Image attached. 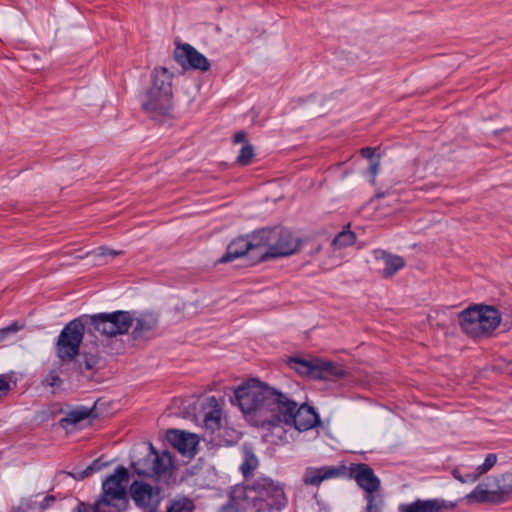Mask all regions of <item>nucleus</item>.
Wrapping results in <instances>:
<instances>
[{
	"instance_id": "obj_21",
	"label": "nucleus",
	"mask_w": 512,
	"mask_h": 512,
	"mask_svg": "<svg viewBox=\"0 0 512 512\" xmlns=\"http://www.w3.org/2000/svg\"><path fill=\"white\" fill-rule=\"evenodd\" d=\"M374 257L378 264L383 267L382 275L385 278L393 276L405 265L404 259L401 256L390 254L383 250H375Z\"/></svg>"
},
{
	"instance_id": "obj_20",
	"label": "nucleus",
	"mask_w": 512,
	"mask_h": 512,
	"mask_svg": "<svg viewBox=\"0 0 512 512\" xmlns=\"http://www.w3.org/2000/svg\"><path fill=\"white\" fill-rule=\"evenodd\" d=\"M351 475L357 484L367 494H377L380 486V480L374 471L366 464H356L351 468Z\"/></svg>"
},
{
	"instance_id": "obj_8",
	"label": "nucleus",
	"mask_w": 512,
	"mask_h": 512,
	"mask_svg": "<svg viewBox=\"0 0 512 512\" xmlns=\"http://www.w3.org/2000/svg\"><path fill=\"white\" fill-rule=\"evenodd\" d=\"M512 495V473L487 477L479 483L467 496L470 502L502 503Z\"/></svg>"
},
{
	"instance_id": "obj_34",
	"label": "nucleus",
	"mask_w": 512,
	"mask_h": 512,
	"mask_svg": "<svg viewBox=\"0 0 512 512\" xmlns=\"http://www.w3.org/2000/svg\"><path fill=\"white\" fill-rule=\"evenodd\" d=\"M56 501V497L53 495H45L41 499H38V496L34 500V505L39 508V510H45L49 508Z\"/></svg>"
},
{
	"instance_id": "obj_5",
	"label": "nucleus",
	"mask_w": 512,
	"mask_h": 512,
	"mask_svg": "<svg viewBox=\"0 0 512 512\" xmlns=\"http://www.w3.org/2000/svg\"><path fill=\"white\" fill-rule=\"evenodd\" d=\"M296 407L297 401L295 399L271 387L258 426L267 430L281 428L284 431V427L289 424V420H292V413Z\"/></svg>"
},
{
	"instance_id": "obj_14",
	"label": "nucleus",
	"mask_w": 512,
	"mask_h": 512,
	"mask_svg": "<svg viewBox=\"0 0 512 512\" xmlns=\"http://www.w3.org/2000/svg\"><path fill=\"white\" fill-rule=\"evenodd\" d=\"M175 61L184 69L208 71L210 63L208 59L190 44L177 45L174 50Z\"/></svg>"
},
{
	"instance_id": "obj_9",
	"label": "nucleus",
	"mask_w": 512,
	"mask_h": 512,
	"mask_svg": "<svg viewBox=\"0 0 512 512\" xmlns=\"http://www.w3.org/2000/svg\"><path fill=\"white\" fill-rule=\"evenodd\" d=\"M89 332H98L107 337L122 335L128 332L133 324V319L127 311H115L112 313H98L83 315Z\"/></svg>"
},
{
	"instance_id": "obj_41",
	"label": "nucleus",
	"mask_w": 512,
	"mask_h": 512,
	"mask_svg": "<svg viewBox=\"0 0 512 512\" xmlns=\"http://www.w3.org/2000/svg\"><path fill=\"white\" fill-rule=\"evenodd\" d=\"M453 476L455 479H457L459 482L462 483V480L464 479V475H462L459 470H454Z\"/></svg>"
},
{
	"instance_id": "obj_35",
	"label": "nucleus",
	"mask_w": 512,
	"mask_h": 512,
	"mask_svg": "<svg viewBox=\"0 0 512 512\" xmlns=\"http://www.w3.org/2000/svg\"><path fill=\"white\" fill-rule=\"evenodd\" d=\"M23 325L19 324L18 322H14L11 325L0 329V341L6 340L10 335L15 334L19 330H21Z\"/></svg>"
},
{
	"instance_id": "obj_1",
	"label": "nucleus",
	"mask_w": 512,
	"mask_h": 512,
	"mask_svg": "<svg viewBox=\"0 0 512 512\" xmlns=\"http://www.w3.org/2000/svg\"><path fill=\"white\" fill-rule=\"evenodd\" d=\"M283 487L268 477H259L252 485L236 486L221 512H270L286 505Z\"/></svg>"
},
{
	"instance_id": "obj_26",
	"label": "nucleus",
	"mask_w": 512,
	"mask_h": 512,
	"mask_svg": "<svg viewBox=\"0 0 512 512\" xmlns=\"http://www.w3.org/2000/svg\"><path fill=\"white\" fill-rule=\"evenodd\" d=\"M355 242V233L348 228H344L333 238L331 244L334 248L339 249L340 252H344L346 248L352 246Z\"/></svg>"
},
{
	"instance_id": "obj_33",
	"label": "nucleus",
	"mask_w": 512,
	"mask_h": 512,
	"mask_svg": "<svg viewBox=\"0 0 512 512\" xmlns=\"http://www.w3.org/2000/svg\"><path fill=\"white\" fill-rule=\"evenodd\" d=\"M497 462V455L494 453H489L486 455L484 462L479 465L476 469L479 474L483 475L487 473Z\"/></svg>"
},
{
	"instance_id": "obj_3",
	"label": "nucleus",
	"mask_w": 512,
	"mask_h": 512,
	"mask_svg": "<svg viewBox=\"0 0 512 512\" xmlns=\"http://www.w3.org/2000/svg\"><path fill=\"white\" fill-rule=\"evenodd\" d=\"M255 243L262 261L290 256L300 247L299 238L283 227L263 228L256 231Z\"/></svg>"
},
{
	"instance_id": "obj_6",
	"label": "nucleus",
	"mask_w": 512,
	"mask_h": 512,
	"mask_svg": "<svg viewBox=\"0 0 512 512\" xmlns=\"http://www.w3.org/2000/svg\"><path fill=\"white\" fill-rule=\"evenodd\" d=\"M461 329L471 337H483L490 335L500 324L499 311L486 305L470 306L459 315Z\"/></svg>"
},
{
	"instance_id": "obj_2",
	"label": "nucleus",
	"mask_w": 512,
	"mask_h": 512,
	"mask_svg": "<svg viewBox=\"0 0 512 512\" xmlns=\"http://www.w3.org/2000/svg\"><path fill=\"white\" fill-rule=\"evenodd\" d=\"M173 73L166 67H156L151 72V86L142 100V108L152 118L167 117L173 110Z\"/></svg>"
},
{
	"instance_id": "obj_36",
	"label": "nucleus",
	"mask_w": 512,
	"mask_h": 512,
	"mask_svg": "<svg viewBox=\"0 0 512 512\" xmlns=\"http://www.w3.org/2000/svg\"><path fill=\"white\" fill-rule=\"evenodd\" d=\"M62 380L55 371H51L43 380V385L51 388L59 387Z\"/></svg>"
},
{
	"instance_id": "obj_42",
	"label": "nucleus",
	"mask_w": 512,
	"mask_h": 512,
	"mask_svg": "<svg viewBox=\"0 0 512 512\" xmlns=\"http://www.w3.org/2000/svg\"><path fill=\"white\" fill-rule=\"evenodd\" d=\"M320 251V246H317L313 251L312 254H317Z\"/></svg>"
},
{
	"instance_id": "obj_37",
	"label": "nucleus",
	"mask_w": 512,
	"mask_h": 512,
	"mask_svg": "<svg viewBox=\"0 0 512 512\" xmlns=\"http://www.w3.org/2000/svg\"><path fill=\"white\" fill-rule=\"evenodd\" d=\"M10 390V382L5 375H0V398L7 395Z\"/></svg>"
},
{
	"instance_id": "obj_13",
	"label": "nucleus",
	"mask_w": 512,
	"mask_h": 512,
	"mask_svg": "<svg viewBox=\"0 0 512 512\" xmlns=\"http://www.w3.org/2000/svg\"><path fill=\"white\" fill-rule=\"evenodd\" d=\"M130 495L137 506L149 511H156L162 500L161 491L143 481H134L130 486Z\"/></svg>"
},
{
	"instance_id": "obj_19",
	"label": "nucleus",
	"mask_w": 512,
	"mask_h": 512,
	"mask_svg": "<svg viewBox=\"0 0 512 512\" xmlns=\"http://www.w3.org/2000/svg\"><path fill=\"white\" fill-rule=\"evenodd\" d=\"M168 442L183 455L192 456L196 452L199 438L194 433L183 430H169L166 434Z\"/></svg>"
},
{
	"instance_id": "obj_27",
	"label": "nucleus",
	"mask_w": 512,
	"mask_h": 512,
	"mask_svg": "<svg viewBox=\"0 0 512 512\" xmlns=\"http://www.w3.org/2000/svg\"><path fill=\"white\" fill-rule=\"evenodd\" d=\"M90 413L91 410L85 407L74 409L67 413V415L61 420V424L63 427H67L68 425H75L88 418Z\"/></svg>"
},
{
	"instance_id": "obj_29",
	"label": "nucleus",
	"mask_w": 512,
	"mask_h": 512,
	"mask_svg": "<svg viewBox=\"0 0 512 512\" xmlns=\"http://www.w3.org/2000/svg\"><path fill=\"white\" fill-rule=\"evenodd\" d=\"M255 156L254 147L250 142H246L236 158V162L240 166H247L252 162V159Z\"/></svg>"
},
{
	"instance_id": "obj_15",
	"label": "nucleus",
	"mask_w": 512,
	"mask_h": 512,
	"mask_svg": "<svg viewBox=\"0 0 512 512\" xmlns=\"http://www.w3.org/2000/svg\"><path fill=\"white\" fill-rule=\"evenodd\" d=\"M346 474L344 466L307 467L303 473L302 481L307 486H320L324 481L337 479Z\"/></svg>"
},
{
	"instance_id": "obj_11",
	"label": "nucleus",
	"mask_w": 512,
	"mask_h": 512,
	"mask_svg": "<svg viewBox=\"0 0 512 512\" xmlns=\"http://www.w3.org/2000/svg\"><path fill=\"white\" fill-rule=\"evenodd\" d=\"M147 450L148 452L143 458L132 463L134 472L139 476L147 477L169 476L174 467L171 454L166 450L156 451L151 443L148 444Z\"/></svg>"
},
{
	"instance_id": "obj_31",
	"label": "nucleus",
	"mask_w": 512,
	"mask_h": 512,
	"mask_svg": "<svg viewBox=\"0 0 512 512\" xmlns=\"http://www.w3.org/2000/svg\"><path fill=\"white\" fill-rule=\"evenodd\" d=\"M365 499L367 501L365 512H381L383 499L379 494H367Z\"/></svg>"
},
{
	"instance_id": "obj_32",
	"label": "nucleus",
	"mask_w": 512,
	"mask_h": 512,
	"mask_svg": "<svg viewBox=\"0 0 512 512\" xmlns=\"http://www.w3.org/2000/svg\"><path fill=\"white\" fill-rule=\"evenodd\" d=\"M104 464L100 462V460H94L86 469L80 471L74 477L76 479H84L93 473L100 471Z\"/></svg>"
},
{
	"instance_id": "obj_25",
	"label": "nucleus",
	"mask_w": 512,
	"mask_h": 512,
	"mask_svg": "<svg viewBox=\"0 0 512 512\" xmlns=\"http://www.w3.org/2000/svg\"><path fill=\"white\" fill-rule=\"evenodd\" d=\"M344 257L345 252H340L339 249L334 248L330 243L329 248L326 250L323 258L320 261V266L324 270H330L340 265Z\"/></svg>"
},
{
	"instance_id": "obj_38",
	"label": "nucleus",
	"mask_w": 512,
	"mask_h": 512,
	"mask_svg": "<svg viewBox=\"0 0 512 512\" xmlns=\"http://www.w3.org/2000/svg\"><path fill=\"white\" fill-rule=\"evenodd\" d=\"M481 476V474H479V472L477 471V469L475 470L474 473H468V474H465L464 475V479L462 480V483H473L475 482L479 477Z\"/></svg>"
},
{
	"instance_id": "obj_12",
	"label": "nucleus",
	"mask_w": 512,
	"mask_h": 512,
	"mask_svg": "<svg viewBox=\"0 0 512 512\" xmlns=\"http://www.w3.org/2000/svg\"><path fill=\"white\" fill-rule=\"evenodd\" d=\"M290 366L298 374L311 379H329L330 377L344 376V370L332 362L319 360L290 359Z\"/></svg>"
},
{
	"instance_id": "obj_4",
	"label": "nucleus",
	"mask_w": 512,
	"mask_h": 512,
	"mask_svg": "<svg viewBox=\"0 0 512 512\" xmlns=\"http://www.w3.org/2000/svg\"><path fill=\"white\" fill-rule=\"evenodd\" d=\"M129 482L128 470L117 468L102 482V492L92 506L93 512H123L128 507L126 485Z\"/></svg>"
},
{
	"instance_id": "obj_39",
	"label": "nucleus",
	"mask_w": 512,
	"mask_h": 512,
	"mask_svg": "<svg viewBox=\"0 0 512 512\" xmlns=\"http://www.w3.org/2000/svg\"><path fill=\"white\" fill-rule=\"evenodd\" d=\"M247 134L245 131H238L234 134V137H233V141L234 143H243V145L248 142L247 139Z\"/></svg>"
},
{
	"instance_id": "obj_22",
	"label": "nucleus",
	"mask_w": 512,
	"mask_h": 512,
	"mask_svg": "<svg viewBox=\"0 0 512 512\" xmlns=\"http://www.w3.org/2000/svg\"><path fill=\"white\" fill-rule=\"evenodd\" d=\"M203 415V425L210 432H214L220 427L221 422V408L215 396H210L206 399Z\"/></svg>"
},
{
	"instance_id": "obj_24",
	"label": "nucleus",
	"mask_w": 512,
	"mask_h": 512,
	"mask_svg": "<svg viewBox=\"0 0 512 512\" xmlns=\"http://www.w3.org/2000/svg\"><path fill=\"white\" fill-rule=\"evenodd\" d=\"M158 325L157 318L150 313L142 314L135 320L133 335L135 338L145 337Z\"/></svg>"
},
{
	"instance_id": "obj_17",
	"label": "nucleus",
	"mask_w": 512,
	"mask_h": 512,
	"mask_svg": "<svg viewBox=\"0 0 512 512\" xmlns=\"http://www.w3.org/2000/svg\"><path fill=\"white\" fill-rule=\"evenodd\" d=\"M456 503L444 499H417L412 503L399 505V512H443L452 510Z\"/></svg>"
},
{
	"instance_id": "obj_16",
	"label": "nucleus",
	"mask_w": 512,
	"mask_h": 512,
	"mask_svg": "<svg viewBox=\"0 0 512 512\" xmlns=\"http://www.w3.org/2000/svg\"><path fill=\"white\" fill-rule=\"evenodd\" d=\"M256 231L246 237H239L234 239L227 247L226 253L220 259L221 263L230 262L234 259L240 258L247 253L258 258L259 248L255 243Z\"/></svg>"
},
{
	"instance_id": "obj_18",
	"label": "nucleus",
	"mask_w": 512,
	"mask_h": 512,
	"mask_svg": "<svg viewBox=\"0 0 512 512\" xmlns=\"http://www.w3.org/2000/svg\"><path fill=\"white\" fill-rule=\"evenodd\" d=\"M320 424V418L313 407L307 404H298L292 413V420L287 426H293L299 431L310 430Z\"/></svg>"
},
{
	"instance_id": "obj_30",
	"label": "nucleus",
	"mask_w": 512,
	"mask_h": 512,
	"mask_svg": "<svg viewBox=\"0 0 512 512\" xmlns=\"http://www.w3.org/2000/svg\"><path fill=\"white\" fill-rule=\"evenodd\" d=\"M258 466V459L252 452H246L243 463L240 466L242 474L247 477Z\"/></svg>"
},
{
	"instance_id": "obj_23",
	"label": "nucleus",
	"mask_w": 512,
	"mask_h": 512,
	"mask_svg": "<svg viewBox=\"0 0 512 512\" xmlns=\"http://www.w3.org/2000/svg\"><path fill=\"white\" fill-rule=\"evenodd\" d=\"M379 148L364 147L360 150V154L363 158L369 161V165L366 169V175L369 177V182L374 186L376 182V176L380 169V153H377Z\"/></svg>"
},
{
	"instance_id": "obj_7",
	"label": "nucleus",
	"mask_w": 512,
	"mask_h": 512,
	"mask_svg": "<svg viewBox=\"0 0 512 512\" xmlns=\"http://www.w3.org/2000/svg\"><path fill=\"white\" fill-rule=\"evenodd\" d=\"M270 388L271 386L252 379L235 390V398L241 411L245 415H253L256 425L261 420Z\"/></svg>"
},
{
	"instance_id": "obj_28",
	"label": "nucleus",
	"mask_w": 512,
	"mask_h": 512,
	"mask_svg": "<svg viewBox=\"0 0 512 512\" xmlns=\"http://www.w3.org/2000/svg\"><path fill=\"white\" fill-rule=\"evenodd\" d=\"M121 254V251L107 248L105 246L98 247L97 249L91 251L88 255L97 260L98 265L106 264V257H116Z\"/></svg>"
},
{
	"instance_id": "obj_10",
	"label": "nucleus",
	"mask_w": 512,
	"mask_h": 512,
	"mask_svg": "<svg viewBox=\"0 0 512 512\" xmlns=\"http://www.w3.org/2000/svg\"><path fill=\"white\" fill-rule=\"evenodd\" d=\"M86 321L84 316L67 323L60 332L56 342V355L63 362L72 361L79 353L83 340Z\"/></svg>"
},
{
	"instance_id": "obj_40",
	"label": "nucleus",
	"mask_w": 512,
	"mask_h": 512,
	"mask_svg": "<svg viewBox=\"0 0 512 512\" xmlns=\"http://www.w3.org/2000/svg\"><path fill=\"white\" fill-rule=\"evenodd\" d=\"M74 512H89V508L85 503L81 502Z\"/></svg>"
}]
</instances>
